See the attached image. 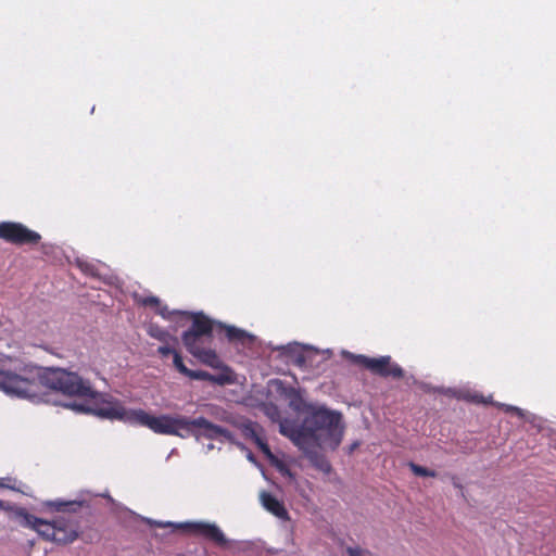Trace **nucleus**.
I'll return each instance as SVG.
<instances>
[{
    "mask_svg": "<svg viewBox=\"0 0 556 556\" xmlns=\"http://www.w3.org/2000/svg\"><path fill=\"white\" fill-rule=\"evenodd\" d=\"M141 303L146 306L150 305V306H159L160 305V300L159 298L156 296H147V298H143L141 300Z\"/></svg>",
    "mask_w": 556,
    "mask_h": 556,
    "instance_id": "7c9ffc66",
    "label": "nucleus"
},
{
    "mask_svg": "<svg viewBox=\"0 0 556 556\" xmlns=\"http://www.w3.org/2000/svg\"><path fill=\"white\" fill-rule=\"evenodd\" d=\"M319 468H320L321 470H324V471H329V470H330V465H329L327 462H324V460H323V462L319 464Z\"/></svg>",
    "mask_w": 556,
    "mask_h": 556,
    "instance_id": "72a5a7b5",
    "label": "nucleus"
},
{
    "mask_svg": "<svg viewBox=\"0 0 556 556\" xmlns=\"http://www.w3.org/2000/svg\"><path fill=\"white\" fill-rule=\"evenodd\" d=\"M279 432L289 438L305 454H312L313 434L305 430L304 424L298 426L294 421L282 419L279 421Z\"/></svg>",
    "mask_w": 556,
    "mask_h": 556,
    "instance_id": "1a4fd4ad",
    "label": "nucleus"
},
{
    "mask_svg": "<svg viewBox=\"0 0 556 556\" xmlns=\"http://www.w3.org/2000/svg\"><path fill=\"white\" fill-rule=\"evenodd\" d=\"M460 396L465 400L476 402V403H485V404L492 403L491 400H486L482 395H479L477 393L467 392V393H463Z\"/></svg>",
    "mask_w": 556,
    "mask_h": 556,
    "instance_id": "bb28decb",
    "label": "nucleus"
},
{
    "mask_svg": "<svg viewBox=\"0 0 556 556\" xmlns=\"http://www.w3.org/2000/svg\"><path fill=\"white\" fill-rule=\"evenodd\" d=\"M243 544H244L243 549H245V548H248L250 546V542H243Z\"/></svg>",
    "mask_w": 556,
    "mask_h": 556,
    "instance_id": "e433bc0d",
    "label": "nucleus"
},
{
    "mask_svg": "<svg viewBox=\"0 0 556 556\" xmlns=\"http://www.w3.org/2000/svg\"><path fill=\"white\" fill-rule=\"evenodd\" d=\"M254 442L258 446V448L262 451V453L267 457V459H269L271 463L277 462L276 456L271 453L269 446L267 445V443H265L263 441V439L261 437L256 438V440Z\"/></svg>",
    "mask_w": 556,
    "mask_h": 556,
    "instance_id": "412c9836",
    "label": "nucleus"
},
{
    "mask_svg": "<svg viewBox=\"0 0 556 556\" xmlns=\"http://www.w3.org/2000/svg\"><path fill=\"white\" fill-rule=\"evenodd\" d=\"M173 357H174V358H173V363H174V366L176 367V369H177L180 374H182V375H185V376H188V374H189L190 369H188V368L185 366V364H184V362H182V358H181V356L179 355V353H178V352H174Z\"/></svg>",
    "mask_w": 556,
    "mask_h": 556,
    "instance_id": "393cba45",
    "label": "nucleus"
},
{
    "mask_svg": "<svg viewBox=\"0 0 556 556\" xmlns=\"http://www.w3.org/2000/svg\"><path fill=\"white\" fill-rule=\"evenodd\" d=\"M248 459H249L250 462H254V457H253L252 453H249V454H248Z\"/></svg>",
    "mask_w": 556,
    "mask_h": 556,
    "instance_id": "c9c22d12",
    "label": "nucleus"
},
{
    "mask_svg": "<svg viewBox=\"0 0 556 556\" xmlns=\"http://www.w3.org/2000/svg\"><path fill=\"white\" fill-rule=\"evenodd\" d=\"M81 501H48L45 503V506L53 509L55 511L65 513V511H76L79 507H81Z\"/></svg>",
    "mask_w": 556,
    "mask_h": 556,
    "instance_id": "4468645a",
    "label": "nucleus"
},
{
    "mask_svg": "<svg viewBox=\"0 0 556 556\" xmlns=\"http://www.w3.org/2000/svg\"><path fill=\"white\" fill-rule=\"evenodd\" d=\"M348 556H371V552L367 548H363L359 545H351L345 548Z\"/></svg>",
    "mask_w": 556,
    "mask_h": 556,
    "instance_id": "5701e85b",
    "label": "nucleus"
},
{
    "mask_svg": "<svg viewBox=\"0 0 556 556\" xmlns=\"http://www.w3.org/2000/svg\"><path fill=\"white\" fill-rule=\"evenodd\" d=\"M211 382L219 384V386H224V384L231 383L232 380L229 377V375H227V374H218V375H212Z\"/></svg>",
    "mask_w": 556,
    "mask_h": 556,
    "instance_id": "c85d7f7f",
    "label": "nucleus"
},
{
    "mask_svg": "<svg viewBox=\"0 0 556 556\" xmlns=\"http://www.w3.org/2000/svg\"><path fill=\"white\" fill-rule=\"evenodd\" d=\"M254 442L258 446V448L262 451V453L267 457V459H269L271 463L277 462L276 456L271 453L269 446L267 445V443H265L263 441V439L261 437L256 438V440Z\"/></svg>",
    "mask_w": 556,
    "mask_h": 556,
    "instance_id": "4be33fe9",
    "label": "nucleus"
},
{
    "mask_svg": "<svg viewBox=\"0 0 556 556\" xmlns=\"http://www.w3.org/2000/svg\"><path fill=\"white\" fill-rule=\"evenodd\" d=\"M261 501L266 510L281 520H288L289 514L283 504L269 493H262Z\"/></svg>",
    "mask_w": 556,
    "mask_h": 556,
    "instance_id": "f8f14e48",
    "label": "nucleus"
},
{
    "mask_svg": "<svg viewBox=\"0 0 556 556\" xmlns=\"http://www.w3.org/2000/svg\"><path fill=\"white\" fill-rule=\"evenodd\" d=\"M235 427L239 428L243 435L247 437V438H250L252 439L253 441L256 440V438H258V432H257V424L251 421V420H242V421H238L235 419L233 424H232Z\"/></svg>",
    "mask_w": 556,
    "mask_h": 556,
    "instance_id": "2eb2a0df",
    "label": "nucleus"
},
{
    "mask_svg": "<svg viewBox=\"0 0 556 556\" xmlns=\"http://www.w3.org/2000/svg\"><path fill=\"white\" fill-rule=\"evenodd\" d=\"M192 327L182 334L185 346L201 363L219 368L222 361L211 348L213 320L202 313L192 315Z\"/></svg>",
    "mask_w": 556,
    "mask_h": 556,
    "instance_id": "39448f33",
    "label": "nucleus"
},
{
    "mask_svg": "<svg viewBox=\"0 0 556 556\" xmlns=\"http://www.w3.org/2000/svg\"><path fill=\"white\" fill-rule=\"evenodd\" d=\"M187 377L194 380H204L211 382L212 374L203 370H190Z\"/></svg>",
    "mask_w": 556,
    "mask_h": 556,
    "instance_id": "a878e982",
    "label": "nucleus"
},
{
    "mask_svg": "<svg viewBox=\"0 0 556 556\" xmlns=\"http://www.w3.org/2000/svg\"><path fill=\"white\" fill-rule=\"evenodd\" d=\"M493 404L495 406L504 409L507 413H513V414L517 415L519 418L525 419L528 422H533L535 419V416L533 414H530L520 407L504 404V403H493Z\"/></svg>",
    "mask_w": 556,
    "mask_h": 556,
    "instance_id": "f3484780",
    "label": "nucleus"
},
{
    "mask_svg": "<svg viewBox=\"0 0 556 556\" xmlns=\"http://www.w3.org/2000/svg\"><path fill=\"white\" fill-rule=\"evenodd\" d=\"M205 418H189L182 415H176L170 435H177L182 439L194 437L197 441L203 439Z\"/></svg>",
    "mask_w": 556,
    "mask_h": 556,
    "instance_id": "9d476101",
    "label": "nucleus"
},
{
    "mask_svg": "<svg viewBox=\"0 0 556 556\" xmlns=\"http://www.w3.org/2000/svg\"><path fill=\"white\" fill-rule=\"evenodd\" d=\"M214 448V444L206 445V452L212 451Z\"/></svg>",
    "mask_w": 556,
    "mask_h": 556,
    "instance_id": "f704fd0d",
    "label": "nucleus"
},
{
    "mask_svg": "<svg viewBox=\"0 0 556 556\" xmlns=\"http://www.w3.org/2000/svg\"><path fill=\"white\" fill-rule=\"evenodd\" d=\"M148 334L163 343H169L170 341H177L175 337L169 334L166 330L161 328L157 325H149L148 327Z\"/></svg>",
    "mask_w": 556,
    "mask_h": 556,
    "instance_id": "dca6fc26",
    "label": "nucleus"
},
{
    "mask_svg": "<svg viewBox=\"0 0 556 556\" xmlns=\"http://www.w3.org/2000/svg\"><path fill=\"white\" fill-rule=\"evenodd\" d=\"M78 267L86 274L91 276H99V270L97 266L92 263H88L86 261L77 260Z\"/></svg>",
    "mask_w": 556,
    "mask_h": 556,
    "instance_id": "b1692460",
    "label": "nucleus"
},
{
    "mask_svg": "<svg viewBox=\"0 0 556 556\" xmlns=\"http://www.w3.org/2000/svg\"><path fill=\"white\" fill-rule=\"evenodd\" d=\"M0 370H3L2 368H0Z\"/></svg>",
    "mask_w": 556,
    "mask_h": 556,
    "instance_id": "58836bf2",
    "label": "nucleus"
},
{
    "mask_svg": "<svg viewBox=\"0 0 556 556\" xmlns=\"http://www.w3.org/2000/svg\"><path fill=\"white\" fill-rule=\"evenodd\" d=\"M211 415L217 420L229 422L231 425L235 421V418L230 414L219 407H212Z\"/></svg>",
    "mask_w": 556,
    "mask_h": 556,
    "instance_id": "6ab92c4d",
    "label": "nucleus"
},
{
    "mask_svg": "<svg viewBox=\"0 0 556 556\" xmlns=\"http://www.w3.org/2000/svg\"><path fill=\"white\" fill-rule=\"evenodd\" d=\"M353 363L364 366L371 372L382 377L392 376L393 378H401L403 369L397 364L391 363L390 356L368 357L362 354H349Z\"/></svg>",
    "mask_w": 556,
    "mask_h": 556,
    "instance_id": "0eeeda50",
    "label": "nucleus"
},
{
    "mask_svg": "<svg viewBox=\"0 0 556 556\" xmlns=\"http://www.w3.org/2000/svg\"><path fill=\"white\" fill-rule=\"evenodd\" d=\"M76 413L93 414L101 418L117 419L140 425L155 433L170 435L176 415L152 416L143 409H127L118 401H103L100 405H88L76 401L64 404Z\"/></svg>",
    "mask_w": 556,
    "mask_h": 556,
    "instance_id": "f03ea898",
    "label": "nucleus"
},
{
    "mask_svg": "<svg viewBox=\"0 0 556 556\" xmlns=\"http://www.w3.org/2000/svg\"><path fill=\"white\" fill-rule=\"evenodd\" d=\"M203 431H204L203 432L204 439L217 440L220 442L227 441L229 443L236 444L240 448H244L243 444L238 442L235 439L233 434L229 430H227L226 428H224L222 426L211 422L206 418H205V427H204Z\"/></svg>",
    "mask_w": 556,
    "mask_h": 556,
    "instance_id": "9b49d317",
    "label": "nucleus"
},
{
    "mask_svg": "<svg viewBox=\"0 0 556 556\" xmlns=\"http://www.w3.org/2000/svg\"><path fill=\"white\" fill-rule=\"evenodd\" d=\"M0 238L13 244H34L39 242L40 235L25 227L23 224L13 222L0 223Z\"/></svg>",
    "mask_w": 556,
    "mask_h": 556,
    "instance_id": "6e6552de",
    "label": "nucleus"
},
{
    "mask_svg": "<svg viewBox=\"0 0 556 556\" xmlns=\"http://www.w3.org/2000/svg\"><path fill=\"white\" fill-rule=\"evenodd\" d=\"M0 485L1 486H4L5 484L2 482V480H0Z\"/></svg>",
    "mask_w": 556,
    "mask_h": 556,
    "instance_id": "4c0bfd02",
    "label": "nucleus"
},
{
    "mask_svg": "<svg viewBox=\"0 0 556 556\" xmlns=\"http://www.w3.org/2000/svg\"><path fill=\"white\" fill-rule=\"evenodd\" d=\"M226 336L230 341L244 342L245 340H251L253 337L245 332L242 329L236 328L233 326L226 327Z\"/></svg>",
    "mask_w": 556,
    "mask_h": 556,
    "instance_id": "a211bd4d",
    "label": "nucleus"
},
{
    "mask_svg": "<svg viewBox=\"0 0 556 556\" xmlns=\"http://www.w3.org/2000/svg\"><path fill=\"white\" fill-rule=\"evenodd\" d=\"M147 521L150 525H153L159 528H166L170 527L175 530H184L189 533L201 535L207 540H211L218 546H228L231 541H229L224 532L220 530V528L214 523V522H206V521H188V522H162V521H155L147 519Z\"/></svg>",
    "mask_w": 556,
    "mask_h": 556,
    "instance_id": "423d86ee",
    "label": "nucleus"
},
{
    "mask_svg": "<svg viewBox=\"0 0 556 556\" xmlns=\"http://www.w3.org/2000/svg\"><path fill=\"white\" fill-rule=\"evenodd\" d=\"M17 508H18L17 506H13V505H11L9 503H5V502L0 500V509L10 511L12 514V517L20 522V520L14 515V509H17Z\"/></svg>",
    "mask_w": 556,
    "mask_h": 556,
    "instance_id": "c756f323",
    "label": "nucleus"
},
{
    "mask_svg": "<svg viewBox=\"0 0 556 556\" xmlns=\"http://www.w3.org/2000/svg\"><path fill=\"white\" fill-rule=\"evenodd\" d=\"M265 414L274 421H280V412L277 406L270 404L265 407Z\"/></svg>",
    "mask_w": 556,
    "mask_h": 556,
    "instance_id": "cd10ccee",
    "label": "nucleus"
},
{
    "mask_svg": "<svg viewBox=\"0 0 556 556\" xmlns=\"http://www.w3.org/2000/svg\"><path fill=\"white\" fill-rule=\"evenodd\" d=\"M50 388L71 396L96 399L98 392L89 380L64 368H25L21 374L0 370V390L11 396L38 403L43 399V389Z\"/></svg>",
    "mask_w": 556,
    "mask_h": 556,
    "instance_id": "f257e3e1",
    "label": "nucleus"
},
{
    "mask_svg": "<svg viewBox=\"0 0 556 556\" xmlns=\"http://www.w3.org/2000/svg\"><path fill=\"white\" fill-rule=\"evenodd\" d=\"M157 352L162 355V356H167L169 354H173L174 355V352H176L174 349H172L170 346H168V343H165L164 345L160 346L157 349Z\"/></svg>",
    "mask_w": 556,
    "mask_h": 556,
    "instance_id": "2f4dec72",
    "label": "nucleus"
},
{
    "mask_svg": "<svg viewBox=\"0 0 556 556\" xmlns=\"http://www.w3.org/2000/svg\"><path fill=\"white\" fill-rule=\"evenodd\" d=\"M285 396L289 400V406L300 413L304 410H309L311 406H308L303 400L300 392L293 388H289L285 391Z\"/></svg>",
    "mask_w": 556,
    "mask_h": 556,
    "instance_id": "ddd939ff",
    "label": "nucleus"
},
{
    "mask_svg": "<svg viewBox=\"0 0 556 556\" xmlns=\"http://www.w3.org/2000/svg\"><path fill=\"white\" fill-rule=\"evenodd\" d=\"M159 314L164 317V318H168L169 316V312H168V308L167 306H161L159 307Z\"/></svg>",
    "mask_w": 556,
    "mask_h": 556,
    "instance_id": "473e14b6",
    "label": "nucleus"
},
{
    "mask_svg": "<svg viewBox=\"0 0 556 556\" xmlns=\"http://www.w3.org/2000/svg\"><path fill=\"white\" fill-rule=\"evenodd\" d=\"M20 525L38 533L43 540L59 545H67L76 541L80 533L79 521L73 517L58 516L52 520L37 518L25 508L14 509Z\"/></svg>",
    "mask_w": 556,
    "mask_h": 556,
    "instance_id": "7ed1b4c3",
    "label": "nucleus"
},
{
    "mask_svg": "<svg viewBox=\"0 0 556 556\" xmlns=\"http://www.w3.org/2000/svg\"><path fill=\"white\" fill-rule=\"evenodd\" d=\"M304 419L305 430L314 438L312 452L317 446H329L334 450L342 441L344 426L340 413L328 410L324 407L311 408Z\"/></svg>",
    "mask_w": 556,
    "mask_h": 556,
    "instance_id": "20e7f679",
    "label": "nucleus"
},
{
    "mask_svg": "<svg viewBox=\"0 0 556 556\" xmlns=\"http://www.w3.org/2000/svg\"><path fill=\"white\" fill-rule=\"evenodd\" d=\"M408 466H409L410 470L416 476H419V477H435L437 476L435 471L429 470L428 468L419 466L415 463H409Z\"/></svg>",
    "mask_w": 556,
    "mask_h": 556,
    "instance_id": "aec40b11",
    "label": "nucleus"
}]
</instances>
